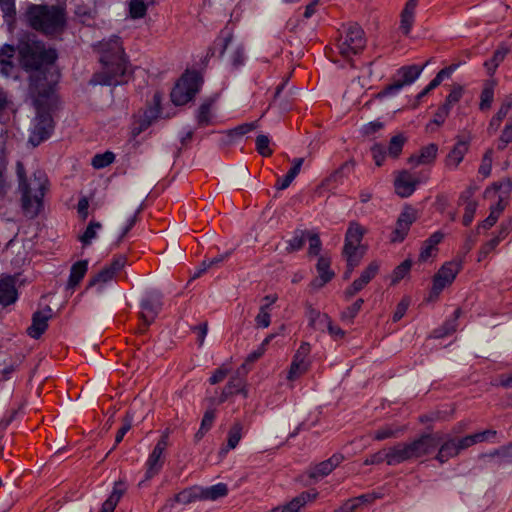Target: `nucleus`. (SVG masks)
Wrapping results in <instances>:
<instances>
[{
    "mask_svg": "<svg viewBox=\"0 0 512 512\" xmlns=\"http://www.w3.org/2000/svg\"><path fill=\"white\" fill-rule=\"evenodd\" d=\"M227 493L228 487L224 483H218L207 488L200 487V500H216L226 496Z\"/></svg>",
    "mask_w": 512,
    "mask_h": 512,
    "instance_id": "nucleus-32",
    "label": "nucleus"
},
{
    "mask_svg": "<svg viewBox=\"0 0 512 512\" xmlns=\"http://www.w3.org/2000/svg\"><path fill=\"white\" fill-rule=\"evenodd\" d=\"M410 301L408 298H403L397 305L396 311L393 314V321H399L406 313L409 307Z\"/></svg>",
    "mask_w": 512,
    "mask_h": 512,
    "instance_id": "nucleus-62",
    "label": "nucleus"
},
{
    "mask_svg": "<svg viewBox=\"0 0 512 512\" xmlns=\"http://www.w3.org/2000/svg\"><path fill=\"white\" fill-rule=\"evenodd\" d=\"M410 268H411L410 260H405L400 265H398L393 272L392 283L395 284V283L399 282L401 279H403L406 276V274L409 272Z\"/></svg>",
    "mask_w": 512,
    "mask_h": 512,
    "instance_id": "nucleus-55",
    "label": "nucleus"
},
{
    "mask_svg": "<svg viewBox=\"0 0 512 512\" xmlns=\"http://www.w3.org/2000/svg\"><path fill=\"white\" fill-rule=\"evenodd\" d=\"M469 146L466 141L459 140L446 157L445 164L449 169H456L462 162Z\"/></svg>",
    "mask_w": 512,
    "mask_h": 512,
    "instance_id": "nucleus-27",
    "label": "nucleus"
},
{
    "mask_svg": "<svg viewBox=\"0 0 512 512\" xmlns=\"http://www.w3.org/2000/svg\"><path fill=\"white\" fill-rule=\"evenodd\" d=\"M196 500H200V487L194 486L186 488L177 493L174 497L167 499L158 512H169L174 508L176 503L188 505Z\"/></svg>",
    "mask_w": 512,
    "mask_h": 512,
    "instance_id": "nucleus-18",
    "label": "nucleus"
},
{
    "mask_svg": "<svg viewBox=\"0 0 512 512\" xmlns=\"http://www.w3.org/2000/svg\"><path fill=\"white\" fill-rule=\"evenodd\" d=\"M215 102L216 96L204 100V102L200 105L196 115L198 126L204 127L211 123V109Z\"/></svg>",
    "mask_w": 512,
    "mask_h": 512,
    "instance_id": "nucleus-31",
    "label": "nucleus"
},
{
    "mask_svg": "<svg viewBox=\"0 0 512 512\" xmlns=\"http://www.w3.org/2000/svg\"><path fill=\"white\" fill-rule=\"evenodd\" d=\"M161 298L159 292H152L141 301L140 318L146 326H149L155 320L161 310Z\"/></svg>",
    "mask_w": 512,
    "mask_h": 512,
    "instance_id": "nucleus-15",
    "label": "nucleus"
},
{
    "mask_svg": "<svg viewBox=\"0 0 512 512\" xmlns=\"http://www.w3.org/2000/svg\"><path fill=\"white\" fill-rule=\"evenodd\" d=\"M419 181L408 171H401L394 181L396 194L402 198L409 197L416 189Z\"/></svg>",
    "mask_w": 512,
    "mask_h": 512,
    "instance_id": "nucleus-22",
    "label": "nucleus"
},
{
    "mask_svg": "<svg viewBox=\"0 0 512 512\" xmlns=\"http://www.w3.org/2000/svg\"><path fill=\"white\" fill-rule=\"evenodd\" d=\"M162 100V95L159 92H156L153 96V106H151L146 111V117L149 119L157 118L160 112V104Z\"/></svg>",
    "mask_w": 512,
    "mask_h": 512,
    "instance_id": "nucleus-59",
    "label": "nucleus"
},
{
    "mask_svg": "<svg viewBox=\"0 0 512 512\" xmlns=\"http://www.w3.org/2000/svg\"><path fill=\"white\" fill-rule=\"evenodd\" d=\"M256 124V122L241 124L233 129L228 130L227 135L231 140L242 137L243 135L255 129Z\"/></svg>",
    "mask_w": 512,
    "mask_h": 512,
    "instance_id": "nucleus-48",
    "label": "nucleus"
},
{
    "mask_svg": "<svg viewBox=\"0 0 512 512\" xmlns=\"http://www.w3.org/2000/svg\"><path fill=\"white\" fill-rule=\"evenodd\" d=\"M406 139L402 135L393 136L389 142L388 155L397 158L402 152Z\"/></svg>",
    "mask_w": 512,
    "mask_h": 512,
    "instance_id": "nucleus-44",
    "label": "nucleus"
},
{
    "mask_svg": "<svg viewBox=\"0 0 512 512\" xmlns=\"http://www.w3.org/2000/svg\"><path fill=\"white\" fill-rule=\"evenodd\" d=\"M478 203L475 200H468L465 205V212L463 215V224L465 226H469L473 219L475 212L477 210Z\"/></svg>",
    "mask_w": 512,
    "mask_h": 512,
    "instance_id": "nucleus-54",
    "label": "nucleus"
},
{
    "mask_svg": "<svg viewBox=\"0 0 512 512\" xmlns=\"http://www.w3.org/2000/svg\"><path fill=\"white\" fill-rule=\"evenodd\" d=\"M415 8H411L408 6H404L401 14H400V26L399 29L404 35H409L412 29V26L415 21Z\"/></svg>",
    "mask_w": 512,
    "mask_h": 512,
    "instance_id": "nucleus-33",
    "label": "nucleus"
},
{
    "mask_svg": "<svg viewBox=\"0 0 512 512\" xmlns=\"http://www.w3.org/2000/svg\"><path fill=\"white\" fill-rule=\"evenodd\" d=\"M440 439L442 438L437 435L424 433L410 441L397 442L389 446V466H397L429 456Z\"/></svg>",
    "mask_w": 512,
    "mask_h": 512,
    "instance_id": "nucleus-6",
    "label": "nucleus"
},
{
    "mask_svg": "<svg viewBox=\"0 0 512 512\" xmlns=\"http://www.w3.org/2000/svg\"><path fill=\"white\" fill-rule=\"evenodd\" d=\"M424 67L417 65L403 66L397 71V79L382 91H380L376 97L383 98L388 95H393L399 92L404 86L412 84L421 74Z\"/></svg>",
    "mask_w": 512,
    "mask_h": 512,
    "instance_id": "nucleus-10",
    "label": "nucleus"
},
{
    "mask_svg": "<svg viewBox=\"0 0 512 512\" xmlns=\"http://www.w3.org/2000/svg\"><path fill=\"white\" fill-rule=\"evenodd\" d=\"M127 263L125 255H117L113 258L112 262L103 267L97 274H95L88 283V287L99 286L100 289L111 281L117 272H119Z\"/></svg>",
    "mask_w": 512,
    "mask_h": 512,
    "instance_id": "nucleus-13",
    "label": "nucleus"
},
{
    "mask_svg": "<svg viewBox=\"0 0 512 512\" xmlns=\"http://www.w3.org/2000/svg\"><path fill=\"white\" fill-rule=\"evenodd\" d=\"M496 83L494 80H488L485 82L483 90L480 96L479 108L482 111L488 110L491 107L494 98V87Z\"/></svg>",
    "mask_w": 512,
    "mask_h": 512,
    "instance_id": "nucleus-34",
    "label": "nucleus"
},
{
    "mask_svg": "<svg viewBox=\"0 0 512 512\" xmlns=\"http://www.w3.org/2000/svg\"><path fill=\"white\" fill-rule=\"evenodd\" d=\"M316 270L318 273V277H316L311 282V287L313 289H320L326 283L332 280L334 277V272L330 269V259L324 256L319 257Z\"/></svg>",
    "mask_w": 512,
    "mask_h": 512,
    "instance_id": "nucleus-23",
    "label": "nucleus"
},
{
    "mask_svg": "<svg viewBox=\"0 0 512 512\" xmlns=\"http://www.w3.org/2000/svg\"><path fill=\"white\" fill-rule=\"evenodd\" d=\"M343 460L344 456L342 454H333L329 459L310 466L306 474L311 480L316 482L328 476L336 467L342 463Z\"/></svg>",
    "mask_w": 512,
    "mask_h": 512,
    "instance_id": "nucleus-14",
    "label": "nucleus"
},
{
    "mask_svg": "<svg viewBox=\"0 0 512 512\" xmlns=\"http://www.w3.org/2000/svg\"><path fill=\"white\" fill-rule=\"evenodd\" d=\"M306 239L309 241V255L317 256L321 251V240L317 233L307 231Z\"/></svg>",
    "mask_w": 512,
    "mask_h": 512,
    "instance_id": "nucleus-50",
    "label": "nucleus"
},
{
    "mask_svg": "<svg viewBox=\"0 0 512 512\" xmlns=\"http://www.w3.org/2000/svg\"><path fill=\"white\" fill-rule=\"evenodd\" d=\"M126 492V484L123 480H118L115 482L113 490L109 496L110 499L115 501L117 504L120 501L121 497Z\"/></svg>",
    "mask_w": 512,
    "mask_h": 512,
    "instance_id": "nucleus-60",
    "label": "nucleus"
},
{
    "mask_svg": "<svg viewBox=\"0 0 512 512\" xmlns=\"http://www.w3.org/2000/svg\"><path fill=\"white\" fill-rule=\"evenodd\" d=\"M232 38L233 34L230 30L224 29L221 31V36L215 42V45L220 46V56L224 54Z\"/></svg>",
    "mask_w": 512,
    "mask_h": 512,
    "instance_id": "nucleus-57",
    "label": "nucleus"
},
{
    "mask_svg": "<svg viewBox=\"0 0 512 512\" xmlns=\"http://www.w3.org/2000/svg\"><path fill=\"white\" fill-rule=\"evenodd\" d=\"M270 140L266 135H258L256 138V149L258 153L263 157H268L272 154V150L269 147Z\"/></svg>",
    "mask_w": 512,
    "mask_h": 512,
    "instance_id": "nucleus-52",
    "label": "nucleus"
},
{
    "mask_svg": "<svg viewBox=\"0 0 512 512\" xmlns=\"http://www.w3.org/2000/svg\"><path fill=\"white\" fill-rule=\"evenodd\" d=\"M364 300L362 298L357 299L351 306L347 307L341 314V319L344 321H352L353 318L360 311Z\"/></svg>",
    "mask_w": 512,
    "mask_h": 512,
    "instance_id": "nucleus-51",
    "label": "nucleus"
},
{
    "mask_svg": "<svg viewBox=\"0 0 512 512\" xmlns=\"http://www.w3.org/2000/svg\"><path fill=\"white\" fill-rule=\"evenodd\" d=\"M52 317V309L46 306L42 311L34 312L32 324L27 328V334L34 339H38L47 329L48 321Z\"/></svg>",
    "mask_w": 512,
    "mask_h": 512,
    "instance_id": "nucleus-19",
    "label": "nucleus"
},
{
    "mask_svg": "<svg viewBox=\"0 0 512 512\" xmlns=\"http://www.w3.org/2000/svg\"><path fill=\"white\" fill-rule=\"evenodd\" d=\"M371 151L375 164L377 166H381L385 157L384 147L381 144H374L371 148Z\"/></svg>",
    "mask_w": 512,
    "mask_h": 512,
    "instance_id": "nucleus-64",
    "label": "nucleus"
},
{
    "mask_svg": "<svg viewBox=\"0 0 512 512\" xmlns=\"http://www.w3.org/2000/svg\"><path fill=\"white\" fill-rule=\"evenodd\" d=\"M102 225L100 222L91 221L84 233L78 237L79 241L84 245H90L92 240L96 238L97 231L101 229Z\"/></svg>",
    "mask_w": 512,
    "mask_h": 512,
    "instance_id": "nucleus-39",
    "label": "nucleus"
},
{
    "mask_svg": "<svg viewBox=\"0 0 512 512\" xmlns=\"http://www.w3.org/2000/svg\"><path fill=\"white\" fill-rule=\"evenodd\" d=\"M28 95L37 111L28 141L36 147L50 137L54 128L50 114L56 103L54 84L46 82L43 78L34 77L28 86Z\"/></svg>",
    "mask_w": 512,
    "mask_h": 512,
    "instance_id": "nucleus-1",
    "label": "nucleus"
},
{
    "mask_svg": "<svg viewBox=\"0 0 512 512\" xmlns=\"http://www.w3.org/2000/svg\"><path fill=\"white\" fill-rule=\"evenodd\" d=\"M492 168V158H491V151L486 152L482 159V163L479 167V173L483 175L484 177H488L491 173Z\"/></svg>",
    "mask_w": 512,
    "mask_h": 512,
    "instance_id": "nucleus-61",
    "label": "nucleus"
},
{
    "mask_svg": "<svg viewBox=\"0 0 512 512\" xmlns=\"http://www.w3.org/2000/svg\"><path fill=\"white\" fill-rule=\"evenodd\" d=\"M27 24L47 36L62 33L67 24L65 8L60 5L31 4L25 12Z\"/></svg>",
    "mask_w": 512,
    "mask_h": 512,
    "instance_id": "nucleus-5",
    "label": "nucleus"
},
{
    "mask_svg": "<svg viewBox=\"0 0 512 512\" xmlns=\"http://www.w3.org/2000/svg\"><path fill=\"white\" fill-rule=\"evenodd\" d=\"M460 269L461 264L459 262L444 264L434 276L431 295L437 297L446 286L454 281Z\"/></svg>",
    "mask_w": 512,
    "mask_h": 512,
    "instance_id": "nucleus-12",
    "label": "nucleus"
},
{
    "mask_svg": "<svg viewBox=\"0 0 512 512\" xmlns=\"http://www.w3.org/2000/svg\"><path fill=\"white\" fill-rule=\"evenodd\" d=\"M379 265L377 262H372L361 273L360 277L353 281V283L346 289V298H351L360 292L378 273Z\"/></svg>",
    "mask_w": 512,
    "mask_h": 512,
    "instance_id": "nucleus-20",
    "label": "nucleus"
},
{
    "mask_svg": "<svg viewBox=\"0 0 512 512\" xmlns=\"http://www.w3.org/2000/svg\"><path fill=\"white\" fill-rule=\"evenodd\" d=\"M16 173L19 180L23 212L28 218L33 219L38 216L43 207V197L47 189L48 179L41 170L35 171L33 177L27 179L25 167L21 162L16 164Z\"/></svg>",
    "mask_w": 512,
    "mask_h": 512,
    "instance_id": "nucleus-4",
    "label": "nucleus"
},
{
    "mask_svg": "<svg viewBox=\"0 0 512 512\" xmlns=\"http://www.w3.org/2000/svg\"><path fill=\"white\" fill-rule=\"evenodd\" d=\"M318 492L314 489L304 491L300 495L293 498L287 505L283 507H276L270 512H298L301 507L306 503L313 501L317 498Z\"/></svg>",
    "mask_w": 512,
    "mask_h": 512,
    "instance_id": "nucleus-24",
    "label": "nucleus"
},
{
    "mask_svg": "<svg viewBox=\"0 0 512 512\" xmlns=\"http://www.w3.org/2000/svg\"><path fill=\"white\" fill-rule=\"evenodd\" d=\"M306 235V230H295L293 238L287 241L288 245L286 247V251L288 253H293L295 251L301 250L305 244Z\"/></svg>",
    "mask_w": 512,
    "mask_h": 512,
    "instance_id": "nucleus-37",
    "label": "nucleus"
},
{
    "mask_svg": "<svg viewBox=\"0 0 512 512\" xmlns=\"http://www.w3.org/2000/svg\"><path fill=\"white\" fill-rule=\"evenodd\" d=\"M404 431L405 428L384 426L374 432L373 439L376 441H383L386 439L397 438L403 434Z\"/></svg>",
    "mask_w": 512,
    "mask_h": 512,
    "instance_id": "nucleus-36",
    "label": "nucleus"
},
{
    "mask_svg": "<svg viewBox=\"0 0 512 512\" xmlns=\"http://www.w3.org/2000/svg\"><path fill=\"white\" fill-rule=\"evenodd\" d=\"M365 46V32L357 23L349 24L337 42L339 54L345 59H350L352 56L359 54Z\"/></svg>",
    "mask_w": 512,
    "mask_h": 512,
    "instance_id": "nucleus-8",
    "label": "nucleus"
},
{
    "mask_svg": "<svg viewBox=\"0 0 512 512\" xmlns=\"http://www.w3.org/2000/svg\"><path fill=\"white\" fill-rule=\"evenodd\" d=\"M115 159V156L112 152H105L103 154H96L92 159V165L96 169L104 168L110 165Z\"/></svg>",
    "mask_w": 512,
    "mask_h": 512,
    "instance_id": "nucleus-47",
    "label": "nucleus"
},
{
    "mask_svg": "<svg viewBox=\"0 0 512 512\" xmlns=\"http://www.w3.org/2000/svg\"><path fill=\"white\" fill-rule=\"evenodd\" d=\"M460 451L458 449L456 438L451 435H447L443 438V442L439 447L438 453L435 456V459L441 463H446L450 458L456 457L459 455Z\"/></svg>",
    "mask_w": 512,
    "mask_h": 512,
    "instance_id": "nucleus-26",
    "label": "nucleus"
},
{
    "mask_svg": "<svg viewBox=\"0 0 512 512\" xmlns=\"http://www.w3.org/2000/svg\"><path fill=\"white\" fill-rule=\"evenodd\" d=\"M460 315H461V310L460 309H456L454 311V318L452 320L447 321L443 325L442 328L436 330L435 331V333H436L435 337L440 338V337H444V336H447V335L453 333L456 330V327H457L456 320L460 317Z\"/></svg>",
    "mask_w": 512,
    "mask_h": 512,
    "instance_id": "nucleus-43",
    "label": "nucleus"
},
{
    "mask_svg": "<svg viewBox=\"0 0 512 512\" xmlns=\"http://www.w3.org/2000/svg\"><path fill=\"white\" fill-rule=\"evenodd\" d=\"M88 270V261L81 260L74 263L70 269V275L67 282L68 289H74L81 282Z\"/></svg>",
    "mask_w": 512,
    "mask_h": 512,
    "instance_id": "nucleus-30",
    "label": "nucleus"
},
{
    "mask_svg": "<svg viewBox=\"0 0 512 512\" xmlns=\"http://www.w3.org/2000/svg\"><path fill=\"white\" fill-rule=\"evenodd\" d=\"M512 142V120L507 122L498 139V149L504 150Z\"/></svg>",
    "mask_w": 512,
    "mask_h": 512,
    "instance_id": "nucleus-49",
    "label": "nucleus"
},
{
    "mask_svg": "<svg viewBox=\"0 0 512 512\" xmlns=\"http://www.w3.org/2000/svg\"><path fill=\"white\" fill-rule=\"evenodd\" d=\"M226 394L241 393L244 397H247L248 391L245 389V382L241 377H232L225 386Z\"/></svg>",
    "mask_w": 512,
    "mask_h": 512,
    "instance_id": "nucleus-41",
    "label": "nucleus"
},
{
    "mask_svg": "<svg viewBox=\"0 0 512 512\" xmlns=\"http://www.w3.org/2000/svg\"><path fill=\"white\" fill-rule=\"evenodd\" d=\"M244 426L240 421H236L228 431L227 444L225 447L220 449V455H225L231 449L237 447L239 441L242 438Z\"/></svg>",
    "mask_w": 512,
    "mask_h": 512,
    "instance_id": "nucleus-29",
    "label": "nucleus"
},
{
    "mask_svg": "<svg viewBox=\"0 0 512 512\" xmlns=\"http://www.w3.org/2000/svg\"><path fill=\"white\" fill-rule=\"evenodd\" d=\"M493 187L496 190L503 189L502 194L499 196L498 202L490 208V211L494 212V214H496V216L499 217L508 203V197L511 192L512 182L510 181V179H507L506 181L500 184L495 183Z\"/></svg>",
    "mask_w": 512,
    "mask_h": 512,
    "instance_id": "nucleus-28",
    "label": "nucleus"
},
{
    "mask_svg": "<svg viewBox=\"0 0 512 512\" xmlns=\"http://www.w3.org/2000/svg\"><path fill=\"white\" fill-rule=\"evenodd\" d=\"M168 446L169 430H165L147 459L145 480H150L160 472L164 464V452Z\"/></svg>",
    "mask_w": 512,
    "mask_h": 512,
    "instance_id": "nucleus-11",
    "label": "nucleus"
},
{
    "mask_svg": "<svg viewBox=\"0 0 512 512\" xmlns=\"http://www.w3.org/2000/svg\"><path fill=\"white\" fill-rule=\"evenodd\" d=\"M384 462L389 466L388 447L384 448L382 450H379L378 452L367 457L364 461V464L365 465H375V464H381Z\"/></svg>",
    "mask_w": 512,
    "mask_h": 512,
    "instance_id": "nucleus-46",
    "label": "nucleus"
},
{
    "mask_svg": "<svg viewBox=\"0 0 512 512\" xmlns=\"http://www.w3.org/2000/svg\"><path fill=\"white\" fill-rule=\"evenodd\" d=\"M103 69L94 74L90 80L92 85H119L123 83L127 66L124 49L118 36H113L107 42L100 43Z\"/></svg>",
    "mask_w": 512,
    "mask_h": 512,
    "instance_id": "nucleus-3",
    "label": "nucleus"
},
{
    "mask_svg": "<svg viewBox=\"0 0 512 512\" xmlns=\"http://www.w3.org/2000/svg\"><path fill=\"white\" fill-rule=\"evenodd\" d=\"M146 12L147 6L142 0H130L129 13L133 19L143 18Z\"/></svg>",
    "mask_w": 512,
    "mask_h": 512,
    "instance_id": "nucleus-45",
    "label": "nucleus"
},
{
    "mask_svg": "<svg viewBox=\"0 0 512 512\" xmlns=\"http://www.w3.org/2000/svg\"><path fill=\"white\" fill-rule=\"evenodd\" d=\"M449 113V108L444 105L440 106L437 112L434 114V118L432 119L431 123L427 125V129L430 128L431 124L441 126L445 122V119L448 117Z\"/></svg>",
    "mask_w": 512,
    "mask_h": 512,
    "instance_id": "nucleus-58",
    "label": "nucleus"
},
{
    "mask_svg": "<svg viewBox=\"0 0 512 512\" xmlns=\"http://www.w3.org/2000/svg\"><path fill=\"white\" fill-rule=\"evenodd\" d=\"M17 276L3 275L0 278V304L8 306L17 300L16 290Z\"/></svg>",
    "mask_w": 512,
    "mask_h": 512,
    "instance_id": "nucleus-21",
    "label": "nucleus"
},
{
    "mask_svg": "<svg viewBox=\"0 0 512 512\" xmlns=\"http://www.w3.org/2000/svg\"><path fill=\"white\" fill-rule=\"evenodd\" d=\"M309 353L310 345L308 343H302L293 357L287 377L289 380L299 378L308 370L309 363L306 361V357Z\"/></svg>",
    "mask_w": 512,
    "mask_h": 512,
    "instance_id": "nucleus-17",
    "label": "nucleus"
},
{
    "mask_svg": "<svg viewBox=\"0 0 512 512\" xmlns=\"http://www.w3.org/2000/svg\"><path fill=\"white\" fill-rule=\"evenodd\" d=\"M366 230L358 222L352 221L345 235V244L343 247V256L345 257L347 265L350 270L357 267L366 252V247L361 244Z\"/></svg>",
    "mask_w": 512,
    "mask_h": 512,
    "instance_id": "nucleus-7",
    "label": "nucleus"
},
{
    "mask_svg": "<svg viewBox=\"0 0 512 512\" xmlns=\"http://www.w3.org/2000/svg\"><path fill=\"white\" fill-rule=\"evenodd\" d=\"M354 166L355 162L353 160L346 161L324 180L323 185H329L332 182H338L343 179L354 169Z\"/></svg>",
    "mask_w": 512,
    "mask_h": 512,
    "instance_id": "nucleus-35",
    "label": "nucleus"
},
{
    "mask_svg": "<svg viewBox=\"0 0 512 512\" xmlns=\"http://www.w3.org/2000/svg\"><path fill=\"white\" fill-rule=\"evenodd\" d=\"M462 95L463 87L461 85H454L443 105L451 109L452 105L457 103L461 99Z\"/></svg>",
    "mask_w": 512,
    "mask_h": 512,
    "instance_id": "nucleus-56",
    "label": "nucleus"
},
{
    "mask_svg": "<svg viewBox=\"0 0 512 512\" xmlns=\"http://www.w3.org/2000/svg\"><path fill=\"white\" fill-rule=\"evenodd\" d=\"M495 435V430H485L482 432L471 434L469 436L471 438L472 444L475 445L477 443L484 442L485 440L489 439L490 437H494Z\"/></svg>",
    "mask_w": 512,
    "mask_h": 512,
    "instance_id": "nucleus-63",
    "label": "nucleus"
},
{
    "mask_svg": "<svg viewBox=\"0 0 512 512\" xmlns=\"http://www.w3.org/2000/svg\"><path fill=\"white\" fill-rule=\"evenodd\" d=\"M417 219V211L411 206H405L401 214L399 215L396 227L393 231L392 242H401L406 237L410 226Z\"/></svg>",
    "mask_w": 512,
    "mask_h": 512,
    "instance_id": "nucleus-16",
    "label": "nucleus"
},
{
    "mask_svg": "<svg viewBox=\"0 0 512 512\" xmlns=\"http://www.w3.org/2000/svg\"><path fill=\"white\" fill-rule=\"evenodd\" d=\"M509 52V47L505 46L504 44L498 47V49L494 52L493 58L489 62L485 63L490 74L495 72L498 65L504 60Z\"/></svg>",
    "mask_w": 512,
    "mask_h": 512,
    "instance_id": "nucleus-38",
    "label": "nucleus"
},
{
    "mask_svg": "<svg viewBox=\"0 0 512 512\" xmlns=\"http://www.w3.org/2000/svg\"><path fill=\"white\" fill-rule=\"evenodd\" d=\"M200 81L195 73L184 74L171 91V100L175 105H184L199 91Z\"/></svg>",
    "mask_w": 512,
    "mask_h": 512,
    "instance_id": "nucleus-9",
    "label": "nucleus"
},
{
    "mask_svg": "<svg viewBox=\"0 0 512 512\" xmlns=\"http://www.w3.org/2000/svg\"><path fill=\"white\" fill-rule=\"evenodd\" d=\"M17 51L22 68L25 71L31 72L29 76V86L34 77L43 78L48 83L56 84L55 80L49 79L48 77V66L53 64L57 58L54 49H46L41 41L36 40L30 35H25L19 40Z\"/></svg>",
    "mask_w": 512,
    "mask_h": 512,
    "instance_id": "nucleus-2",
    "label": "nucleus"
},
{
    "mask_svg": "<svg viewBox=\"0 0 512 512\" xmlns=\"http://www.w3.org/2000/svg\"><path fill=\"white\" fill-rule=\"evenodd\" d=\"M438 147L436 144H429L423 147L418 155L417 165L429 164L436 158Z\"/></svg>",
    "mask_w": 512,
    "mask_h": 512,
    "instance_id": "nucleus-40",
    "label": "nucleus"
},
{
    "mask_svg": "<svg viewBox=\"0 0 512 512\" xmlns=\"http://www.w3.org/2000/svg\"><path fill=\"white\" fill-rule=\"evenodd\" d=\"M15 48L13 45L4 44L0 48V73L5 77L13 76L15 71V64L13 58L15 55Z\"/></svg>",
    "mask_w": 512,
    "mask_h": 512,
    "instance_id": "nucleus-25",
    "label": "nucleus"
},
{
    "mask_svg": "<svg viewBox=\"0 0 512 512\" xmlns=\"http://www.w3.org/2000/svg\"><path fill=\"white\" fill-rule=\"evenodd\" d=\"M255 322L258 327L267 328L271 322V316L268 311V305H262L259 309V313L255 317Z\"/></svg>",
    "mask_w": 512,
    "mask_h": 512,
    "instance_id": "nucleus-53",
    "label": "nucleus"
},
{
    "mask_svg": "<svg viewBox=\"0 0 512 512\" xmlns=\"http://www.w3.org/2000/svg\"><path fill=\"white\" fill-rule=\"evenodd\" d=\"M508 232H505V227H502V230L500 232V236H497L490 241H488L486 244L482 246V248L479 251L478 261H482L484 258L487 257V255L495 249V247L499 244L502 238H504L507 235Z\"/></svg>",
    "mask_w": 512,
    "mask_h": 512,
    "instance_id": "nucleus-42",
    "label": "nucleus"
}]
</instances>
